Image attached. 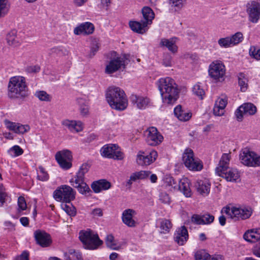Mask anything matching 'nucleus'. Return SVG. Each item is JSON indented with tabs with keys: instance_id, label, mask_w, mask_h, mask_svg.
I'll use <instances>...</instances> for the list:
<instances>
[{
	"instance_id": "obj_44",
	"label": "nucleus",
	"mask_w": 260,
	"mask_h": 260,
	"mask_svg": "<svg viewBox=\"0 0 260 260\" xmlns=\"http://www.w3.org/2000/svg\"><path fill=\"white\" fill-rule=\"evenodd\" d=\"M35 95L42 101H50L51 99V96L43 90L37 91Z\"/></svg>"
},
{
	"instance_id": "obj_15",
	"label": "nucleus",
	"mask_w": 260,
	"mask_h": 260,
	"mask_svg": "<svg viewBox=\"0 0 260 260\" xmlns=\"http://www.w3.org/2000/svg\"><path fill=\"white\" fill-rule=\"evenodd\" d=\"M257 111L256 106L251 103H245L241 105L235 111L237 120L241 121L244 115H253Z\"/></svg>"
},
{
	"instance_id": "obj_34",
	"label": "nucleus",
	"mask_w": 260,
	"mask_h": 260,
	"mask_svg": "<svg viewBox=\"0 0 260 260\" xmlns=\"http://www.w3.org/2000/svg\"><path fill=\"white\" fill-rule=\"evenodd\" d=\"M142 13L144 21L151 25L154 18L155 14L153 10L149 7H144L142 10Z\"/></svg>"
},
{
	"instance_id": "obj_16",
	"label": "nucleus",
	"mask_w": 260,
	"mask_h": 260,
	"mask_svg": "<svg viewBox=\"0 0 260 260\" xmlns=\"http://www.w3.org/2000/svg\"><path fill=\"white\" fill-rule=\"evenodd\" d=\"M247 8L249 20L256 23L260 19V4L256 1H251L248 3Z\"/></svg>"
},
{
	"instance_id": "obj_33",
	"label": "nucleus",
	"mask_w": 260,
	"mask_h": 260,
	"mask_svg": "<svg viewBox=\"0 0 260 260\" xmlns=\"http://www.w3.org/2000/svg\"><path fill=\"white\" fill-rule=\"evenodd\" d=\"M7 41L8 44L13 47H17L20 45L21 40L17 36V31L12 30L7 35Z\"/></svg>"
},
{
	"instance_id": "obj_29",
	"label": "nucleus",
	"mask_w": 260,
	"mask_h": 260,
	"mask_svg": "<svg viewBox=\"0 0 260 260\" xmlns=\"http://www.w3.org/2000/svg\"><path fill=\"white\" fill-rule=\"evenodd\" d=\"M177 189L182 192L186 197H190L191 196L190 182L187 178H182L179 181Z\"/></svg>"
},
{
	"instance_id": "obj_28",
	"label": "nucleus",
	"mask_w": 260,
	"mask_h": 260,
	"mask_svg": "<svg viewBox=\"0 0 260 260\" xmlns=\"http://www.w3.org/2000/svg\"><path fill=\"white\" fill-rule=\"evenodd\" d=\"M149 25H150L146 23L144 20L140 21H131V29L138 34H145L148 30Z\"/></svg>"
},
{
	"instance_id": "obj_8",
	"label": "nucleus",
	"mask_w": 260,
	"mask_h": 260,
	"mask_svg": "<svg viewBox=\"0 0 260 260\" xmlns=\"http://www.w3.org/2000/svg\"><path fill=\"white\" fill-rule=\"evenodd\" d=\"M53 197L57 201L69 203L74 200L75 195L71 187L67 185H63L54 191Z\"/></svg>"
},
{
	"instance_id": "obj_2",
	"label": "nucleus",
	"mask_w": 260,
	"mask_h": 260,
	"mask_svg": "<svg viewBox=\"0 0 260 260\" xmlns=\"http://www.w3.org/2000/svg\"><path fill=\"white\" fill-rule=\"evenodd\" d=\"M106 100L110 107L117 111H123L128 106L124 91L119 87L111 86L106 91Z\"/></svg>"
},
{
	"instance_id": "obj_30",
	"label": "nucleus",
	"mask_w": 260,
	"mask_h": 260,
	"mask_svg": "<svg viewBox=\"0 0 260 260\" xmlns=\"http://www.w3.org/2000/svg\"><path fill=\"white\" fill-rule=\"evenodd\" d=\"M174 113L175 116L182 121H188L191 117V113L188 111L182 110L181 105H178L175 108Z\"/></svg>"
},
{
	"instance_id": "obj_63",
	"label": "nucleus",
	"mask_w": 260,
	"mask_h": 260,
	"mask_svg": "<svg viewBox=\"0 0 260 260\" xmlns=\"http://www.w3.org/2000/svg\"><path fill=\"white\" fill-rule=\"evenodd\" d=\"M226 104H227V100L226 99L219 98L215 102L214 105H216L220 108H223L225 109V108L226 106Z\"/></svg>"
},
{
	"instance_id": "obj_58",
	"label": "nucleus",
	"mask_w": 260,
	"mask_h": 260,
	"mask_svg": "<svg viewBox=\"0 0 260 260\" xmlns=\"http://www.w3.org/2000/svg\"><path fill=\"white\" fill-rule=\"evenodd\" d=\"M7 197V194L5 191V189L2 184H0V206H3L6 202Z\"/></svg>"
},
{
	"instance_id": "obj_25",
	"label": "nucleus",
	"mask_w": 260,
	"mask_h": 260,
	"mask_svg": "<svg viewBox=\"0 0 260 260\" xmlns=\"http://www.w3.org/2000/svg\"><path fill=\"white\" fill-rule=\"evenodd\" d=\"M177 38L174 37L170 39L162 38L161 39L159 45L160 47H166L170 51L175 53L178 51V47L176 45Z\"/></svg>"
},
{
	"instance_id": "obj_37",
	"label": "nucleus",
	"mask_w": 260,
	"mask_h": 260,
	"mask_svg": "<svg viewBox=\"0 0 260 260\" xmlns=\"http://www.w3.org/2000/svg\"><path fill=\"white\" fill-rule=\"evenodd\" d=\"M238 84L240 87L241 91L245 92L248 88V79L243 73H240L238 75Z\"/></svg>"
},
{
	"instance_id": "obj_14",
	"label": "nucleus",
	"mask_w": 260,
	"mask_h": 260,
	"mask_svg": "<svg viewBox=\"0 0 260 260\" xmlns=\"http://www.w3.org/2000/svg\"><path fill=\"white\" fill-rule=\"evenodd\" d=\"M72 155L69 150H63L57 152L55 159L59 166L63 170H68L72 166Z\"/></svg>"
},
{
	"instance_id": "obj_43",
	"label": "nucleus",
	"mask_w": 260,
	"mask_h": 260,
	"mask_svg": "<svg viewBox=\"0 0 260 260\" xmlns=\"http://www.w3.org/2000/svg\"><path fill=\"white\" fill-rule=\"evenodd\" d=\"M192 91L193 93L201 100L203 99L205 96V92L202 86L199 84H197L193 86Z\"/></svg>"
},
{
	"instance_id": "obj_40",
	"label": "nucleus",
	"mask_w": 260,
	"mask_h": 260,
	"mask_svg": "<svg viewBox=\"0 0 260 260\" xmlns=\"http://www.w3.org/2000/svg\"><path fill=\"white\" fill-rule=\"evenodd\" d=\"M37 178L38 180L42 181H46L48 180L49 178V174L42 166H39L38 167Z\"/></svg>"
},
{
	"instance_id": "obj_53",
	"label": "nucleus",
	"mask_w": 260,
	"mask_h": 260,
	"mask_svg": "<svg viewBox=\"0 0 260 260\" xmlns=\"http://www.w3.org/2000/svg\"><path fill=\"white\" fill-rule=\"evenodd\" d=\"M249 53L252 58L257 60H260V49H257L255 46H251L249 49Z\"/></svg>"
},
{
	"instance_id": "obj_18",
	"label": "nucleus",
	"mask_w": 260,
	"mask_h": 260,
	"mask_svg": "<svg viewBox=\"0 0 260 260\" xmlns=\"http://www.w3.org/2000/svg\"><path fill=\"white\" fill-rule=\"evenodd\" d=\"M70 183L82 194H86L90 191L89 186L85 182L84 179L77 173L74 177L70 179Z\"/></svg>"
},
{
	"instance_id": "obj_11",
	"label": "nucleus",
	"mask_w": 260,
	"mask_h": 260,
	"mask_svg": "<svg viewBox=\"0 0 260 260\" xmlns=\"http://www.w3.org/2000/svg\"><path fill=\"white\" fill-rule=\"evenodd\" d=\"M240 159L243 165L249 167L260 166V156L248 149H244L240 154Z\"/></svg>"
},
{
	"instance_id": "obj_41",
	"label": "nucleus",
	"mask_w": 260,
	"mask_h": 260,
	"mask_svg": "<svg viewBox=\"0 0 260 260\" xmlns=\"http://www.w3.org/2000/svg\"><path fill=\"white\" fill-rule=\"evenodd\" d=\"M8 153L11 156L15 157L22 155L23 150L19 146L15 145L8 150Z\"/></svg>"
},
{
	"instance_id": "obj_45",
	"label": "nucleus",
	"mask_w": 260,
	"mask_h": 260,
	"mask_svg": "<svg viewBox=\"0 0 260 260\" xmlns=\"http://www.w3.org/2000/svg\"><path fill=\"white\" fill-rule=\"evenodd\" d=\"M165 184L166 186L169 187V189L172 190V189H177V185L176 182H175L174 178L171 176H167L164 180Z\"/></svg>"
},
{
	"instance_id": "obj_26",
	"label": "nucleus",
	"mask_w": 260,
	"mask_h": 260,
	"mask_svg": "<svg viewBox=\"0 0 260 260\" xmlns=\"http://www.w3.org/2000/svg\"><path fill=\"white\" fill-rule=\"evenodd\" d=\"M61 124L72 132H79L83 129L82 123L80 121L65 119L62 121Z\"/></svg>"
},
{
	"instance_id": "obj_50",
	"label": "nucleus",
	"mask_w": 260,
	"mask_h": 260,
	"mask_svg": "<svg viewBox=\"0 0 260 260\" xmlns=\"http://www.w3.org/2000/svg\"><path fill=\"white\" fill-rule=\"evenodd\" d=\"M90 168V166L88 163H84L80 167L77 174L84 179L85 174L88 172Z\"/></svg>"
},
{
	"instance_id": "obj_31",
	"label": "nucleus",
	"mask_w": 260,
	"mask_h": 260,
	"mask_svg": "<svg viewBox=\"0 0 260 260\" xmlns=\"http://www.w3.org/2000/svg\"><path fill=\"white\" fill-rule=\"evenodd\" d=\"M230 159V153H223L220 159L218 167H217L215 169L216 173L221 172L222 170V171H224L225 169L229 168V166Z\"/></svg>"
},
{
	"instance_id": "obj_38",
	"label": "nucleus",
	"mask_w": 260,
	"mask_h": 260,
	"mask_svg": "<svg viewBox=\"0 0 260 260\" xmlns=\"http://www.w3.org/2000/svg\"><path fill=\"white\" fill-rule=\"evenodd\" d=\"M151 174L149 171H140L136 172L131 175V181H136L138 180H143L148 177Z\"/></svg>"
},
{
	"instance_id": "obj_35",
	"label": "nucleus",
	"mask_w": 260,
	"mask_h": 260,
	"mask_svg": "<svg viewBox=\"0 0 260 260\" xmlns=\"http://www.w3.org/2000/svg\"><path fill=\"white\" fill-rule=\"evenodd\" d=\"M159 226L161 233L167 234L172 228V224L169 219L163 218L159 220Z\"/></svg>"
},
{
	"instance_id": "obj_62",
	"label": "nucleus",
	"mask_w": 260,
	"mask_h": 260,
	"mask_svg": "<svg viewBox=\"0 0 260 260\" xmlns=\"http://www.w3.org/2000/svg\"><path fill=\"white\" fill-rule=\"evenodd\" d=\"M224 109L214 105L213 108V113L215 116H221L223 115Z\"/></svg>"
},
{
	"instance_id": "obj_39",
	"label": "nucleus",
	"mask_w": 260,
	"mask_h": 260,
	"mask_svg": "<svg viewBox=\"0 0 260 260\" xmlns=\"http://www.w3.org/2000/svg\"><path fill=\"white\" fill-rule=\"evenodd\" d=\"M61 207L70 216H75L76 215V208L71 204V202L69 203H62Z\"/></svg>"
},
{
	"instance_id": "obj_24",
	"label": "nucleus",
	"mask_w": 260,
	"mask_h": 260,
	"mask_svg": "<svg viewBox=\"0 0 260 260\" xmlns=\"http://www.w3.org/2000/svg\"><path fill=\"white\" fill-rule=\"evenodd\" d=\"M210 186V183L206 179L198 180L195 184L197 191L203 196H206L209 194Z\"/></svg>"
},
{
	"instance_id": "obj_19",
	"label": "nucleus",
	"mask_w": 260,
	"mask_h": 260,
	"mask_svg": "<svg viewBox=\"0 0 260 260\" xmlns=\"http://www.w3.org/2000/svg\"><path fill=\"white\" fill-rule=\"evenodd\" d=\"M131 102L133 106L140 110H144L150 105V100L147 96L131 95Z\"/></svg>"
},
{
	"instance_id": "obj_46",
	"label": "nucleus",
	"mask_w": 260,
	"mask_h": 260,
	"mask_svg": "<svg viewBox=\"0 0 260 260\" xmlns=\"http://www.w3.org/2000/svg\"><path fill=\"white\" fill-rule=\"evenodd\" d=\"M210 255L207 253L204 250H199L194 254L195 260H208Z\"/></svg>"
},
{
	"instance_id": "obj_7",
	"label": "nucleus",
	"mask_w": 260,
	"mask_h": 260,
	"mask_svg": "<svg viewBox=\"0 0 260 260\" xmlns=\"http://www.w3.org/2000/svg\"><path fill=\"white\" fill-rule=\"evenodd\" d=\"M221 213L225 214L236 221L249 218L251 216L252 212L250 208L226 207L222 208Z\"/></svg>"
},
{
	"instance_id": "obj_64",
	"label": "nucleus",
	"mask_w": 260,
	"mask_h": 260,
	"mask_svg": "<svg viewBox=\"0 0 260 260\" xmlns=\"http://www.w3.org/2000/svg\"><path fill=\"white\" fill-rule=\"evenodd\" d=\"M14 260H29L28 253L26 251H24L21 255L16 257Z\"/></svg>"
},
{
	"instance_id": "obj_59",
	"label": "nucleus",
	"mask_w": 260,
	"mask_h": 260,
	"mask_svg": "<svg viewBox=\"0 0 260 260\" xmlns=\"http://www.w3.org/2000/svg\"><path fill=\"white\" fill-rule=\"evenodd\" d=\"M30 130V126L28 124H22L19 123L17 132V134H23Z\"/></svg>"
},
{
	"instance_id": "obj_57",
	"label": "nucleus",
	"mask_w": 260,
	"mask_h": 260,
	"mask_svg": "<svg viewBox=\"0 0 260 260\" xmlns=\"http://www.w3.org/2000/svg\"><path fill=\"white\" fill-rule=\"evenodd\" d=\"M78 102L79 104L81 105L80 106V112L81 114L83 116H85L88 113V106L87 105L84 104L82 105V104H84V101L82 99H78Z\"/></svg>"
},
{
	"instance_id": "obj_61",
	"label": "nucleus",
	"mask_w": 260,
	"mask_h": 260,
	"mask_svg": "<svg viewBox=\"0 0 260 260\" xmlns=\"http://www.w3.org/2000/svg\"><path fill=\"white\" fill-rule=\"evenodd\" d=\"M159 200L164 204H169L170 198L166 192H161L159 194Z\"/></svg>"
},
{
	"instance_id": "obj_20",
	"label": "nucleus",
	"mask_w": 260,
	"mask_h": 260,
	"mask_svg": "<svg viewBox=\"0 0 260 260\" xmlns=\"http://www.w3.org/2000/svg\"><path fill=\"white\" fill-rule=\"evenodd\" d=\"M219 176L224 178L227 181L237 182L240 178L238 171L234 168H228L224 171L216 173Z\"/></svg>"
},
{
	"instance_id": "obj_47",
	"label": "nucleus",
	"mask_w": 260,
	"mask_h": 260,
	"mask_svg": "<svg viewBox=\"0 0 260 260\" xmlns=\"http://www.w3.org/2000/svg\"><path fill=\"white\" fill-rule=\"evenodd\" d=\"M4 123L7 128L17 134L19 123L13 122L9 120H5Z\"/></svg>"
},
{
	"instance_id": "obj_51",
	"label": "nucleus",
	"mask_w": 260,
	"mask_h": 260,
	"mask_svg": "<svg viewBox=\"0 0 260 260\" xmlns=\"http://www.w3.org/2000/svg\"><path fill=\"white\" fill-rule=\"evenodd\" d=\"M106 243L108 247L112 249H116L117 248L114 237L112 235H107L106 239Z\"/></svg>"
},
{
	"instance_id": "obj_48",
	"label": "nucleus",
	"mask_w": 260,
	"mask_h": 260,
	"mask_svg": "<svg viewBox=\"0 0 260 260\" xmlns=\"http://www.w3.org/2000/svg\"><path fill=\"white\" fill-rule=\"evenodd\" d=\"M100 48V44L96 40H94L92 42L90 47V52L88 54L89 57L91 58L95 55L96 53L98 51Z\"/></svg>"
},
{
	"instance_id": "obj_10",
	"label": "nucleus",
	"mask_w": 260,
	"mask_h": 260,
	"mask_svg": "<svg viewBox=\"0 0 260 260\" xmlns=\"http://www.w3.org/2000/svg\"><path fill=\"white\" fill-rule=\"evenodd\" d=\"M208 73L213 79L218 81H223L225 74V67L221 61L214 60L209 65Z\"/></svg>"
},
{
	"instance_id": "obj_27",
	"label": "nucleus",
	"mask_w": 260,
	"mask_h": 260,
	"mask_svg": "<svg viewBox=\"0 0 260 260\" xmlns=\"http://www.w3.org/2000/svg\"><path fill=\"white\" fill-rule=\"evenodd\" d=\"M110 182L105 179H101L94 181L91 185V188L95 193H99L102 190H105L111 187Z\"/></svg>"
},
{
	"instance_id": "obj_54",
	"label": "nucleus",
	"mask_w": 260,
	"mask_h": 260,
	"mask_svg": "<svg viewBox=\"0 0 260 260\" xmlns=\"http://www.w3.org/2000/svg\"><path fill=\"white\" fill-rule=\"evenodd\" d=\"M230 37L220 38L218 41V44L222 48H229L232 46Z\"/></svg>"
},
{
	"instance_id": "obj_6",
	"label": "nucleus",
	"mask_w": 260,
	"mask_h": 260,
	"mask_svg": "<svg viewBox=\"0 0 260 260\" xmlns=\"http://www.w3.org/2000/svg\"><path fill=\"white\" fill-rule=\"evenodd\" d=\"M182 160L185 166L189 170L200 171L203 169V164L200 159L195 157L193 151L186 149L183 153Z\"/></svg>"
},
{
	"instance_id": "obj_5",
	"label": "nucleus",
	"mask_w": 260,
	"mask_h": 260,
	"mask_svg": "<svg viewBox=\"0 0 260 260\" xmlns=\"http://www.w3.org/2000/svg\"><path fill=\"white\" fill-rule=\"evenodd\" d=\"M111 56L105 69V72L107 74H112L122 68H124L128 63L125 55L120 56L116 52L113 51L111 52Z\"/></svg>"
},
{
	"instance_id": "obj_60",
	"label": "nucleus",
	"mask_w": 260,
	"mask_h": 260,
	"mask_svg": "<svg viewBox=\"0 0 260 260\" xmlns=\"http://www.w3.org/2000/svg\"><path fill=\"white\" fill-rule=\"evenodd\" d=\"M63 54V49L61 47H56L52 48L49 51V54L52 56L61 55Z\"/></svg>"
},
{
	"instance_id": "obj_36",
	"label": "nucleus",
	"mask_w": 260,
	"mask_h": 260,
	"mask_svg": "<svg viewBox=\"0 0 260 260\" xmlns=\"http://www.w3.org/2000/svg\"><path fill=\"white\" fill-rule=\"evenodd\" d=\"M186 0H169V4L172 10L180 11L184 7Z\"/></svg>"
},
{
	"instance_id": "obj_13",
	"label": "nucleus",
	"mask_w": 260,
	"mask_h": 260,
	"mask_svg": "<svg viewBox=\"0 0 260 260\" xmlns=\"http://www.w3.org/2000/svg\"><path fill=\"white\" fill-rule=\"evenodd\" d=\"M146 142L148 145L155 146L160 144L164 140L162 135L153 126L148 127L145 131Z\"/></svg>"
},
{
	"instance_id": "obj_32",
	"label": "nucleus",
	"mask_w": 260,
	"mask_h": 260,
	"mask_svg": "<svg viewBox=\"0 0 260 260\" xmlns=\"http://www.w3.org/2000/svg\"><path fill=\"white\" fill-rule=\"evenodd\" d=\"M247 241L255 242L260 239V229H252L247 231L243 235Z\"/></svg>"
},
{
	"instance_id": "obj_3",
	"label": "nucleus",
	"mask_w": 260,
	"mask_h": 260,
	"mask_svg": "<svg viewBox=\"0 0 260 260\" xmlns=\"http://www.w3.org/2000/svg\"><path fill=\"white\" fill-rule=\"evenodd\" d=\"M28 95L25 79L22 76L10 78L8 86V96L11 99H22Z\"/></svg>"
},
{
	"instance_id": "obj_1",
	"label": "nucleus",
	"mask_w": 260,
	"mask_h": 260,
	"mask_svg": "<svg viewBox=\"0 0 260 260\" xmlns=\"http://www.w3.org/2000/svg\"><path fill=\"white\" fill-rule=\"evenodd\" d=\"M162 102L165 104H173L179 97V90L174 80L170 78H161L156 82Z\"/></svg>"
},
{
	"instance_id": "obj_55",
	"label": "nucleus",
	"mask_w": 260,
	"mask_h": 260,
	"mask_svg": "<svg viewBox=\"0 0 260 260\" xmlns=\"http://www.w3.org/2000/svg\"><path fill=\"white\" fill-rule=\"evenodd\" d=\"M122 220L124 224L130 226V209H126L123 212Z\"/></svg>"
},
{
	"instance_id": "obj_52",
	"label": "nucleus",
	"mask_w": 260,
	"mask_h": 260,
	"mask_svg": "<svg viewBox=\"0 0 260 260\" xmlns=\"http://www.w3.org/2000/svg\"><path fill=\"white\" fill-rule=\"evenodd\" d=\"M67 260H82L81 254L74 250H70Z\"/></svg>"
},
{
	"instance_id": "obj_56",
	"label": "nucleus",
	"mask_w": 260,
	"mask_h": 260,
	"mask_svg": "<svg viewBox=\"0 0 260 260\" xmlns=\"http://www.w3.org/2000/svg\"><path fill=\"white\" fill-rule=\"evenodd\" d=\"M18 212L20 213L22 211L25 210L27 208V205L25 200L23 197H19L18 199Z\"/></svg>"
},
{
	"instance_id": "obj_22",
	"label": "nucleus",
	"mask_w": 260,
	"mask_h": 260,
	"mask_svg": "<svg viewBox=\"0 0 260 260\" xmlns=\"http://www.w3.org/2000/svg\"><path fill=\"white\" fill-rule=\"evenodd\" d=\"M214 217L208 213L203 215L194 214L191 217V221L197 224H207L213 222Z\"/></svg>"
},
{
	"instance_id": "obj_21",
	"label": "nucleus",
	"mask_w": 260,
	"mask_h": 260,
	"mask_svg": "<svg viewBox=\"0 0 260 260\" xmlns=\"http://www.w3.org/2000/svg\"><path fill=\"white\" fill-rule=\"evenodd\" d=\"M94 30V27L93 24L89 22H86L76 27L74 29V33L76 35H87L92 34Z\"/></svg>"
},
{
	"instance_id": "obj_42",
	"label": "nucleus",
	"mask_w": 260,
	"mask_h": 260,
	"mask_svg": "<svg viewBox=\"0 0 260 260\" xmlns=\"http://www.w3.org/2000/svg\"><path fill=\"white\" fill-rule=\"evenodd\" d=\"M9 10L8 0H0V17L6 15Z\"/></svg>"
},
{
	"instance_id": "obj_49",
	"label": "nucleus",
	"mask_w": 260,
	"mask_h": 260,
	"mask_svg": "<svg viewBox=\"0 0 260 260\" xmlns=\"http://www.w3.org/2000/svg\"><path fill=\"white\" fill-rule=\"evenodd\" d=\"M243 39V35L240 32H238L232 37H230L232 45H235L239 44L240 42H242Z\"/></svg>"
},
{
	"instance_id": "obj_12",
	"label": "nucleus",
	"mask_w": 260,
	"mask_h": 260,
	"mask_svg": "<svg viewBox=\"0 0 260 260\" xmlns=\"http://www.w3.org/2000/svg\"><path fill=\"white\" fill-rule=\"evenodd\" d=\"M100 153L103 157L120 160L123 158V154L119 149L116 144H109L105 145L100 150Z\"/></svg>"
},
{
	"instance_id": "obj_9",
	"label": "nucleus",
	"mask_w": 260,
	"mask_h": 260,
	"mask_svg": "<svg viewBox=\"0 0 260 260\" xmlns=\"http://www.w3.org/2000/svg\"><path fill=\"white\" fill-rule=\"evenodd\" d=\"M157 156V152L154 150L149 151L139 150L136 155V161L139 166L146 167L153 164Z\"/></svg>"
},
{
	"instance_id": "obj_17",
	"label": "nucleus",
	"mask_w": 260,
	"mask_h": 260,
	"mask_svg": "<svg viewBox=\"0 0 260 260\" xmlns=\"http://www.w3.org/2000/svg\"><path fill=\"white\" fill-rule=\"evenodd\" d=\"M34 237L36 243L42 247H48L52 243L50 235L44 231H36L34 232Z\"/></svg>"
},
{
	"instance_id": "obj_23",
	"label": "nucleus",
	"mask_w": 260,
	"mask_h": 260,
	"mask_svg": "<svg viewBox=\"0 0 260 260\" xmlns=\"http://www.w3.org/2000/svg\"><path fill=\"white\" fill-rule=\"evenodd\" d=\"M188 237V232L184 226L178 229L174 233V240L180 245H184L187 241Z\"/></svg>"
},
{
	"instance_id": "obj_4",
	"label": "nucleus",
	"mask_w": 260,
	"mask_h": 260,
	"mask_svg": "<svg viewBox=\"0 0 260 260\" xmlns=\"http://www.w3.org/2000/svg\"><path fill=\"white\" fill-rule=\"evenodd\" d=\"M79 235V238L85 248L95 249L103 244L98 235L90 229L80 231Z\"/></svg>"
}]
</instances>
